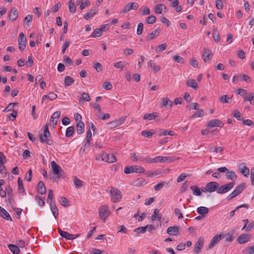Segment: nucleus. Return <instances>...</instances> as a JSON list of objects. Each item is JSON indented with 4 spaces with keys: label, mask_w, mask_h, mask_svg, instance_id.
<instances>
[{
    "label": "nucleus",
    "mask_w": 254,
    "mask_h": 254,
    "mask_svg": "<svg viewBox=\"0 0 254 254\" xmlns=\"http://www.w3.org/2000/svg\"><path fill=\"white\" fill-rule=\"evenodd\" d=\"M8 248L13 254H19L20 250L18 247L13 244H9L8 245Z\"/></svg>",
    "instance_id": "obj_33"
},
{
    "label": "nucleus",
    "mask_w": 254,
    "mask_h": 254,
    "mask_svg": "<svg viewBox=\"0 0 254 254\" xmlns=\"http://www.w3.org/2000/svg\"><path fill=\"white\" fill-rule=\"evenodd\" d=\"M245 184L242 183L238 185L236 189L232 191L233 194L237 196L240 194L245 188Z\"/></svg>",
    "instance_id": "obj_22"
},
{
    "label": "nucleus",
    "mask_w": 254,
    "mask_h": 254,
    "mask_svg": "<svg viewBox=\"0 0 254 254\" xmlns=\"http://www.w3.org/2000/svg\"><path fill=\"white\" fill-rule=\"evenodd\" d=\"M76 130L78 134L83 133L84 130V124L82 121H79L76 124Z\"/></svg>",
    "instance_id": "obj_28"
},
{
    "label": "nucleus",
    "mask_w": 254,
    "mask_h": 254,
    "mask_svg": "<svg viewBox=\"0 0 254 254\" xmlns=\"http://www.w3.org/2000/svg\"><path fill=\"white\" fill-rule=\"evenodd\" d=\"M213 54L209 49L203 48L202 57L204 63H209L212 59Z\"/></svg>",
    "instance_id": "obj_8"
},
{
    "label": "nucleus",
    "mask_w": 254,
    "mask_h": 254,
    "mask_svg": "<svg viewBox=\"0 0 254 254\" xmlns=\"http://www.w3.org/2000/svg\"><path fill=\"white\" fill-rule=\"evenodd\" d=\"M221 235L217 234L214 236V237L211 240L210 244L208 247V249H212L215 246L216 244L218 243L221 240Z\"/></svg>",
    "instance_id": "obj_18"
},
{
    "label": "nucleus",
    "mask_w": 254,
    "mask_h": 254,
    "mask_svg": "<svg viewBox=\"0 0 254 254\" xmlns=\"http://www.w3.org/2000/svg\"><path fill=\"white\" fill-rule=\"evenodd\" d=\"M154 133V132L153 129H151L149 131H147L146 130H144L141 131V135L147 137V138H151L153 134Z\"/></svg>",
    "instance_id": "obj_41"
},
{
    "label": "nucleus",
    "mask_w": 254,
    "mask_h": 254,
    "mask_svg": "<svg viewBox=\"0 0 254 254\" xmlns=\"http://www.w3.org/2000/svg\"><path fill=\"white\" fill-rule=\"evenodd\" d=\"M242 207H245L248 209L249 207V205H248L247 204H242V205L237 206L235 210H232L230 212V217H233L235 214V211L237 210H238L239 209L242 208Z\"/></svg>",
    "instance_id": "obj_46"
},
{
    "label": "nucleus",
    "mask_w": 254,
    "mask_h": 254,
    "mask_svg": "<svg viewBox=\"0 0 254 254\" xmlns=\"http://www.w3.org/2000/svg\"><path fill=\"white\" fill-rule=\"evenodd\" d=\"M124 121L125 118H121L109 123V125H110L111 128H115L122 125Z\"/></svg>",
    "instance_id": "obj_19"
},
{
    "label": "nucleus",
    "mask_w": 254,
    "mask_h": 254,
    "mask_svg": "<svg viewBox=\"0 0 254 254\" xmlns=\"http://www.w3.org/2000/svg\"><path fill=\"white\" fill-rule=\"evenodd\" d=\"M49 204L53 216L55 218H57L58 216V210L56 205L55 202L51 203Z\"/></svg>",
    "instance_id": "obj_31"
},
{
    "label": "nucleus",
    "mask_w": 254,
    "mask_h": 254,
    "mask_svg": "<svg viewBox=\"0 0 254 254\" xmlns=\"http://www.w3.org/2000/svg\"><path fill=\"white\" fill-rule=\"evenodd\" d=\"M51 167L53 173L56 175H64V173L61 167L55 161L51 162Z\"/></svg>",
    "instance_id": "obj_7"
},
{
    "label": "nucleus",
    "mask_w": 254,
    "mask_h": 254,
    "mask_svg": "<svg viewBox=\"0 0 254 254\" xmlns=\"http://www.w3.org/2000/svg\"><path fill=\"white\" fill-rule=\"evenodd\" d=\"M206 185L208 191L210 192H213L216 190L217 191V190L219 187L218 183L216 182H210L208 183Z\"/></svg>",
    "instance_id": "obj_12"
},
{
    "label": "nucleus",
    "mask_w": 254,
    "mask_h": 254,
    "mask_svg": "<svg viewBox=\"0 0 254 254\" xmlns=\"http://www.w3.org/2000/svg\"><path fill=\"white\" fill-rule=\"evenodd\" d=\"M147 227H139L134 230V232L137 233H142L144 234L146 232Z\"/></svg>",
    "instance_id": "obj_57"
},
{
    "label": "nucleus",
    "mask_w": 254,
    "mask_h": 254,
    "mask_svg": "<svg viewBox=\"0 0 254 254\" xmlns=\"http://www.w3.org/2000/svg\"><path fill=\"white\" fill-rule=\"evenodd\" d=\"M102 35V30L100 28L95 29L92 33L91 37L93 38L99 37Z\"/></svg>",
    "instance_id": "obj_44"
},
{
    "label": "nucleus",
    "mask_w": 254,
    "mask_h": 254,
    "mask_svg": "<svg viewBox=\"0 0 254 254\" xmlns=\"http://www.w3.org/2000/svg\"><path fill=\"white\" fill-rule=\"evenodd\" d=\"M81 97L79 99V101L80 102L81 100H85L86 101H90L91 99L89 96V95L88 93L84 92L81 95Z\"/></svg>",
    "instance_id": "obj_51"
},
{
    "label": "nucleus",
    "mask_w": 254,
    "mask_h": 254,
    "mask_svg": "<svg viewBox=\"0 0 254 254\" xmlns=\"http://www.w3.org/2000/svg\"><path fill=\"white\" fill-rule=\"evenodd\" d=\"M74 131V127L71 126L66 128L65 136L67 137L71 136Z\"/></svg>",
    "instance_id": "obj_45"
},
{
    "label": "nucleus",
    "mask_w": 254,
    "mask_h": 254,
    "mask_svg": "<svg viewBox=\"0 0 254 254\" xmlns=\"http://www.w3.org/2000/svg\"><path fill=\"white\" fill-rule=\"evenodd\" d=\"M93 67L97 72L101 71L103 68L101 64L98 62L94 63Z\"/></svg>",
    "instance_id": "obj_55"
},
{
    "label": "nucleus",
    "mask_w": 254,
    "mask_h": 254,
    "mask_svg": "<svg viewBox=\"0 0 254 254\" xmlns=\"http://www.w3.org/2000/svg\"><path fill=\"white\" fill-rule=\"evenodd\" d=\"M239 77L241 78L242 80L246 81L247 82H251V78L245 74H241L239 75Z\"/></svg>",
    "instance_id": "obj_61"
},
{
    "label": "nucleus",
    "mask_w": 254,
    "mask_h": 254,
    "mask_svg": "<svg viewBox=\"0 0 254 254\" xmlns=\"http://www.w3.org/2000/svg\"><path fill=\"white\" fill-rule=\"evenodd\" d=\"M99 214L101 218L105 222L107 217L110 214V212L108 206L106 205H103L99 207Z\"/></svg>",
    "instance_id": "obj_3"
},
{
    "label": "nucleus",
    "mask_w": 254,
    "mask_h": 254,
    "mask_svg": "<svg viewBox=\"0 0 254 254\" xmlns=\"http://www.w3.org/2000/svg\"><path fill=\"white\" fill-rule=\"evenodd\" d=\"M217 171L221 173L226 172V177L227 179L233 180L237 178V175L235 172L229 171L226 167H222L217 169Z\"/></svg>",
    "instance_id": "obj_4"
},
{
    "label": "nucleus",
    "mask_w": 254,
    "mask_h": 254,
    "mask_svg": "<svg viewBox=\"0 0 254 254\" xmlns=\"http://www.w3.org/2000/svg\"><path fill=\"white\" fill-rule=\"evenodd\" d=\"M143 30V24L142 23H139L137 26L136 33L138 35H140L142 33Z\"/></svg>",
    "instance_id": "obj_62"
},
{
    "label": "nucleus",
    "mask_w": 254,
    "mask_h": 254,
    "mask_svg": "<svg viewBox=\"0 0 254 254\" xmlns=\"http://www.w3.org/2000/svg\"><path fill=\"white\" fill-rule=\"evenodd\" d=\"M17 116V112L16 110H13L12 113L7 115V118L11 121L15 120Z\"/></svg>",
    "instance_id": "obj_53"
},
{
    "label": "nucleus",
    "mask_w": 254,
    "mask_h": 254,
    "mask_svg": "<svg viewBox=\"0 0 254 254\" xmlns=\"http://www.w3.org/2000/svg\"><path fill=\"white\" fill-rule=\"evenodd\" d=\"M74 82V79L70 76H65L64 80L65 86H69Z\"/></svg>",
    "instance_id": "obj_34"
},
{
    "label": "nucleus",
    "mask_w": 254,
    "mask_h": 254,
    "mask_svg": "<svg viewBox=\"0 0 254 254\" xmlns=\"http://www.w3.org/2000/svg\"><path fill=\"white\" fill-rule=\"evenodd\" d=\"M162 105L161 107H165L169 108L172 106L173 103L168 97L163 98L161 99Z\"/></svg>",
    "instance_id": "obj_24"
},
{
    "label": "nucleus",
    "mask_w": 254,
    "mask_h": 254,
    "mask_svg": "<svg viewBox=\"0 0 254 254\" xmlns=\"http://www.w3.org/2000/svg\"><path fill=\"white\" fill-rule=\"evenodd\" d=\"M165 182H161L160 183H159L158 184H157L156 186L154 187L155 190H160L165 186Z\"/></svg>",
    "instance_id": "obj_58"
},
{
    "label": "nucleus",
    "mask_w": 254,
    "mask_h": 254,
    "mask_svg": "<svg viewBox=\"0 0 254 254\" xmlns=\"http://www.w3.org/2000/svg\"><path fill=\"white\" fill-rule=\"evenodd\" d=\"M204 115V111L202 109H199L198 112H195L192 116V118H196L197 117H202Z\"/></svg>",
    "instance_id": "obj_52"
},
{
    "label": "nucleus",
    "mask_w": 254,
    "mask_h": 254,
    "mask_svg": "<svg viewBox=\"0 0 254 254\" xmlns=\"http://www.w3.org/2000/svg\"><path fill=\"white\" fill-rule=\"evenodd\" d=\"M98 10L97 9H91L90 11L86 13L84 15V18L86 20H89L90 19L94 17L95 15L97 14Z\"/></svg>",
    "instance_id": "obj_25"
},
{
    "label": "nucleus",
    "mask_w": 254,
    "mask_h": 254,
    "mask_svg": "<svg viewBox=\"0 0 254 254\" xmlns=\"http://www.w3.org/2000/svg\"><path fill=\"white\" fill-rule=\"evenodd\" d=\"M127 63L125 62L120 61L118 63H114V66L116 68L122 69L127 65Z\"/></svg>",
    "instance_id": "obj_49"
},
{
    "label": "nucleus",
    "mask_w": 254,
    "mask_h": 254,
    "mask_svg": "<svg viewBox=\"0 0 254 254\" xmlns=\"http://www.w3.org/2000/svg\"><path fill=\"white\" fill-rule=\"evenodd\" d=\"M18 48L19 49L22 51L26 47V38L23 33L21 32L19 34L18 38Z\"/></svg>",
    "instance_id": "obj_6"
},
{
    "label": "nucleus",
    "mask_w": 254,
    "mask_h": 254,
    "mask_svg": "<svg viewBox=\"0 0 254 254\" xmlns=\"http://www.w3.org/2000/svg\"><path fill=\"white\" fill-rule=\"evenodd\" d=\"M58 96L56 94L54 93V92H50L47 95H44L42 97V102H43V101L46 99H48L50 100H53L56 99L57 98Z\"/></svg>",
    "instance_id": "obj_29"
},
{
    "label": "nucleus",
    "mask_w": 254,
    "mask_h": 254,
    "mask_svg": "<svg viewBox=\"0 0 254 254\" xmlns=\"http://www.w3.org/2000/svg\"><path fill=\"white\" fill-rule=\"evenodd\" d=\"M230 98L227 95H222L220 98V101L223 103H229Z\"/></svg>",
    "instance_id": "obj_63"
},
{
    "label": "nucleus",
    "mask_w": 254,
    "mask_h": 254,
    "mask_svg": "<svg viewBox=\"0 0 254 254\" xmlns=\"http://www.w3.org/2000/svg\"><path fill=\"white\" fill-rule=\"evenodd\" d=\"M224 124L218 119H214L209 121L207 123V127L212 128L214 127H223Z\"/></svg>",
    "instance_id": "obj_11"
},
{
    "label": "nucleus",
    "mask_w": 254,
    "mask_h": 254,
    "mask_svg": "<svg viewBox=\"0 0 254 254\" xmlns=\"http://www.w3.org/2000/svg\"><path fill=\"white\" fill-rule=\"evenodd\" d=\"M59 201L64 207H67L69 205V201L64 196H61Z\"/></svg>",
    "instance_id": "obj_43"
},
{
    "label": "nucleus",
    "mask_w": 254,
    "mask_h": 254,
    "mask_svg": "<svg viewBox=\"0 0 254 254\" xmlns=\"http://www.w3.org/2000/svg\"><path fill=\"white\" fill-rule=\"evenodd\" d=\"M110 193L112 196L111 200L114 203L119 202L122 198L121 191L114 187H111Z\"/></svg>",
    "instance_id": "obj_1"
},
{
    "label": "nucleus",
    "mask_w": 254,
    "mask_h": 254,
    "mask_svg": "<svg viewBox=\"0 0 254 254\" xmlns=\"http://www.w3.org/2000/svg\"><path fill=\"white\" fill-rule=\"evenodd\" d=\"M180 230V228L177 226H171L168 228L167 233L169 235L177 236Z\"/></svg>",
    "instance_id": "obj_16"
},
{
    "label": "nucleus",
    "mask_w": 254,
    "mask_h": 254,
    "mask_svg": "<svg viewBox=\"0 0 254 254\" xmlns=\"http://www.w3.org/2000/svg\"><path fill=\"white\" fill-rule=\"evenodd\" d=\"M156 114V112L152 113L151 114H145L144 115L143 118L144 120H147L150 121L153 119H155L157 117Z\"/></svg>",
    "instance_id": "obj_35"
},
{
    "label": "nucleus",
    "mask_w": 254,
    "mask_h": 254,
    "mask_svg": "<svg viewBox=\"0 0 254 254\" xmlns=\"http://www.w3.org/2000/svg\"><path fill=\"white\" fill-rule=\"evenodd\" d=\"M158 134L159 136L164 135L166 136L167 135L170 136H173L175 134V133L173 131L166 130L164 129H160L158 132Z\"/></svg>",
    "instance_id": "obj_26"
},
{
    "label": "nucleus",
    "mask_w": 254,
    "mask_h": 254,
    "mask_svg": "<svg viewBox=\"0 0 254 254\" xmlns=\"http://www.w3.org/2000/svg\"><path fill=\"white\" fill-rule=\"evenodd\" d=\"M161 29L160 28H157L153 31L151 33L148 34L146 37V40L147 41H151L155 37L158 36L160 33Z\"/></svg>",
    "instance_id": "obj_17"
},
{
    "label": "nucleus",
    "mask_w": 254,
    "mask_h": 254,
    "mask_svg": "<svg viewBox=\"0 0 254 254\" xmlns=\"http://www.w3.org/2000/svg\"><path fill=\"white\" fill-rule=\"evenodd\" d=\"M204 243V239L202 237H200L197 239L196 241L194 247V252L195 254H198L200 253L201 249L202 248Z\"/></svg>",
    "instance_id": "obj_10"
},
{
    "label": "nucleus",
    "mask_w": 254,
    "mask_h": 254,
    "mask_svg": "<svg viewBox=\"0 0 254 254\" xmlns=\"http://www.w3.org/2000/svg\"><path fill=\"white\" fill-rule=\"evenodd\" d=\"M37 190L39 193L41 194H43L46 193V189L43 181H40L38 183L37 187Z\"/></svg>",
    "instance_id": "obj_23"
},
{
    "label": "nucleus",
    "mask_w": 254,
    "mask_h": 254,
    "mask_svg": "<svg viewBox=\"0 0 254 254\" xmlns=\"http://www.w3.org/2000/svg\"><path fill=\"white\" fill-rule=\"evenodd\" d=\"M189 183L190 182L189 181H186L184 183L183 186L181 188V192H184L187 190Z\"/></svg>",
    "instance_id": "obj_64"
},
{
    "label": "nucleus",
    "mask_w": 254,
    "mask_h": 254,
    "mask_svg": "<svg viewBox=\"0 0 254 254\" xmlns=\"http://www.w3.org/2000/svg\"><path fill=\"white\" fill-rule=\"evenodd\" d=\"M48 127H49L48 124L45 125V126L44 127L43 133L41 134L40 135L39 139H40V141L42 143H46V144H47L49 145H51L53 144V142L52 140H51L50 139H44V136L45 134H47V133H48V134H51L50 132H49V130Z\"/></svg>",
    "instance_id": "obj_2"
},
{
    "label": "nucleus",
    "mask_w": 254,
    "mask_h": 254,
    "mask_svg": "<svg viewBox=\"0 0 254 254\" xmlns=\"http://www.w3.org/2000/svg\"><path fill=\"white\" fill-rule=\"evenodd\" d=\"M18 189L19 193H22L25 191L23 181L21 178H18L17 180Z\"/></svg>",
    "instance_id": "obj_36"
},
{
    "label": "nucleus",
    "mask_w": 254,
    "mask_h": 254,
    "mask_svg": "<svg viewBox=\"0 0 254 254\" xmlns=\"http://www.w3.org/2000/svg\"><path fill=\"white\" fill-rule=\"evenodd\" d=\"M79 236L80 234L73 235L64 231L62 233V237L66 239L67 240H73L78 237Z\"/></svg>",
    "instance_id": "obj_27"
},
{
    "label": "nucleus",
    "mask_w": 254,
    "mask_h": 254,
    "mask_svg": "<svg viewBox=\"0 0 254 254\" xmlns=\"http://www.w3.org/2000/svg\"><path fill=\"white\" fill-rule=\"evenodd\" d=\"M138 7V4L136 2H129L125 6L123 12L127 13L131 9H137Z\"/></svg>",
    "instance_id": "obj_14"
},
{
    "label": "nucleus",
    "mask_w": 254,
    "mask_h": 254,
    "mask_svg": "<svg viewBox=\"0 0 254 254\" xmlns=\"http://www.w3.org/2000/svg\"><path fill=\"white\" fill-rule=\"evenodd\" d=\"M166 8V6L164 4H158L155 7V11L156 13H162L163 8Z\"/></svg>",
    "instance_id": "obj_42"
},
{
    "label": "nucleus",
    "mask_w": 254,
    "mask_h": 254,
    "mask_svg": "<svg viewBox=\"0 0 254 254\" xmlns=\"http://www.w3.org/2000/svg\"><path fill=\"white\" fill-rule=\"evenodd\" d=\"M132 170L133 173H142L145 171V169L143 167L137 165L132 166Z\"/></svg>",
    "instance_id": "obj_40"
},
{
    "label": "nucleus",
    "mask_w": 254,
    "mask_h": 254,
    "mask_svg": "<svg viewBox=\"0 0 254 254\" xmlns=\"http://www.w3.org/2000/svg\"><path fill=\"white\" fill-rule=\"evenodd\" d=\"M18 16V12L16 8L12 7L9 13L8 18L10 20L13 21L16 19Z\"/></svg>",
    "instance_id": "obj_15"
},
{
    "label": "nucleus",
    "mask_w": 254,
    "mask_h": 254,
    "mask_svg": "<svg viewBox=\"0 0 254 254\" xmlns=\"http://www.w3.org/2000/svg\"><path fill=\"white\" fill-rule=\"evenodd\" d=\"M76 6L74 4V1L70 0L69 2V10L71 13H74L76 11Z\"/></svg>",
    "instance_id": "obj_48"
},
{
    "label": "nucleus",
    "mask_w": 254,
    "mask_h": 254,
    "mask_svg": "<svg viewBox=\"0 0 254 254\" xmlns=\"http://www.w3.org/2000/svg\"><path fill=\"white\" fill-rule=\"evenodd\" d=\"M234 185V182H231L225 185H223L220 187H219L217 190V193H224L228 191L232 188H233Z\"/></svg>",
    "instance_id": "obj_9"
},
{
    "label": "nucleus",
    "mask_w": 254,
    "mask_h": 254,
    "mask_svg": "<svg viewBox=\"0 0 254 254\" xmlns=\"http://www.w3.org/2000/svg\"><path fill=\"white\" fill-rule=\"evenodd\" d=\"M167 47V44L166 43H163L159 45L158 47L156 49V52L160 53L164 51Z\"/></svg>",
    "instance_id": "obj_56"
},
{
    "label": "nucleus",
    "mask_w": 254,
    "mask_h": 254,
    "mask_svg": "<svg viewBox=\"0 0 254 254\" xmlns=\"http://www.w3.org/2000/svg\"><path fill=\"white\" fill-rule=\"evenodd\" d=\"M175 157H163L162 156V163L164 162H171L175 160Z\"/></svg>",
    "instance_id": "obj_59"
},
{
    "label": "nucleus",
    "mask_w": 254,
    "mask_h": 254,
    "mask_svg": "<svg viewBox=\"0 0 254 254\" xmlns=\"http://www.w3.org/2000/svg\"><path fill=\"white\" fill-rule=\"evenodd\" d=\"M234 116L236 118L238 121H243V119L242 118V115L240 112V111L238 110H236L234 112Z\"/></svg>",
    "instance_id": "obj_54"
},
{
    "label": "nucleus",
    "mask_w": 254,
    "mask_h": 254,
    "mask_svg": "<svg viewBox=\"0 0 254 254\" xmlns=\"http://www.w3.org/2000/svg\"><path fill=\"white\" fill-rule=\"evenodd\" d=\"M53 191L52 190H48V196L47 197V202L50 204L51 203L55 202L53 200Z\"/></svg>",
    "instance_id": "obj_50"
},
{
    "label": "nucleus",
    "mask_w": 254,
    "mask_h": 254,
    "mask_svg": "<svg viewBox=\"0 0 254 254\" xmlns=\"http://www.w3.org/2000/svg\"><path fill=\"white\" fill-rule=\"evenodd\" d=\"M148 66L152 67L153 68V71L154 73H156L160 69V67L159 65H155V63L153 61L150 60L148 63Z\"/></svg>",
    "instance_id": "obj_32"
},
{
    "label": "nucleus",
    "mask_w": 254,
    "mask_h": 254,
    "mask_svg": "<svg viewBox=\"0 0 254 254\" xmlns=\"http://www.w3.org/2000/svg\"><path fill=\"white\" fill-rule=\"evenodd\" d=\"M173 60L177 63L183 64L184 63V59L182 57L179 56H175L173 57Z\"/></svg>",
    "instance_id": "obj_60"
},
{
    "label": "nucleus",
    "mask_w": 254,
    "mask_h": 254,
    "mask_svg": "<svg viewBox=\"0 0 254 254\" xmlns=\"http://www.w3.org/2000/svg\"><path fill=\"white\" fill-rule=\"evenodd\" d=\"M251 238L250 234H243L237 238V241L239 244H243L249 242Z\"/></svg>",
    "instance_id": "obj_13"
},
{
    "label": "nucleus",
    "mask_w": 254,
    "mask_h": 254,
    "mask_svg": "<svg viewBox=\"0 0 254 254\" xmlns=\"http://www.w3.org/2000/svg\"><path fill=\"white\" fill-rule=\"evenodd\" d=\"M101 155V159L102 161H104L109 163H114L117 161V159L116 156L113 154H107L105 152H102L100 154Z\"/></svg>",
    "instance_id": "obj_5"
},
{
    "label": "nucleus",
    "mask_w": 254,
    "mask_h": 254,
    "mask_svg": "<svg viewBox=\"0 0 254 254\" xmlns=\"http://www.w3.org/2000/svg\"><path fill=\"white\" fill-rule=\"evenodd\" d=\"M190 189L192 190L193 194L196 196H200L201 194L200 189L196 186H192L190 187Z\"/></svg>",
    "instance_id": "obj_38"
},
{
    "label": "nucleus",
    "mask_w": 254,
    "mask_h": 254,
    "mask_svg": "<svg viewBox=\"0 0 254 254\" xmlns=\"http://www.w3.org/2000/svg\"><path fill=\"white\" fill-rule=\"evenodd\" d=\"M197 211L198 214L204 215L207 213H208L209 211V209L207 207L204 206H200L197 208Z\"/></svg>",
    "instance_id": "obj_37"
},
{
    "label": "nucleus",
    "mask_w": 254,
    "mask_h": 254,
    "mask_svg": "<svg viewBox=\"0 0 254 254\" xmlns=\"http://www.w3.org/2000/svg\"><path fill=\"white\" fill-rule=\"evenodd\" d=\"M0 215L1 217L7 220L12 221L11 216L7 211L1 206H0Z\"/></svg>",
    "instance_id": "obj_21"
},
{
    "label": "nucleus",
    "mask_w": 254,
    "mask_h": 254,
    "mask_svg": "<svg viewBox=\"0 0 254 254\" xmlns=\"http://www.w3.org/2000/svg\"><path fill=\"white\" fill-rule=\"evenodd\" d=\"M187 85L189 87H191L194 89L198 88L197 83L194 79H189L187 81Z\"/></svg>",
    "instance_id": "obj_30"
},
{
    "label": "nucleus",
    "mask_w": 254,
    "mask_h": 254,
    "mask_svg": "<svg viewBox=\"0 0 254 254\" xmlns=\"http://www.w3.org/2000/svg\"><path fill=\"white\" fill-rule=\"evenodd\" d=\"M239 168L240 170V172L244 175L245 177H247L249 175V169L245 165V163H242L240 164Z\"/></svg>",
    "instance_id": "obj_20"
},
{
    "label": "nucleus",
    "mask_w": 254,
    "mask_h": 254,
    "mask_svg": "<svg viewBox=\"0 0 254 254\" xmlns=\"http://www.w3.org/2000/svg\"><path fill=\"white\" fill-rule=\"evenodd\" d=\"M73 183L76 188H81L84 185L83 182L79 179L77 177H74Z\"/></svg>",
    "instance_id": "obj_39"
},
{
    "label": "nucleus",
    "mask_w": 254,
    "mask_h": 254,
    "mask_svg": "<svg viewBox=\"0 0 254 254\" xmlns=\"http://www.w3.org/2000/svg\"><path fill=\"white\" fill-rule=\"evenodd\" d=\"M156 17L154 15L149 16L146 19L145 22L147 24H153L155 22Z\"/></svg>",
    "instance_id": "obj_47"
}]
</instances>
